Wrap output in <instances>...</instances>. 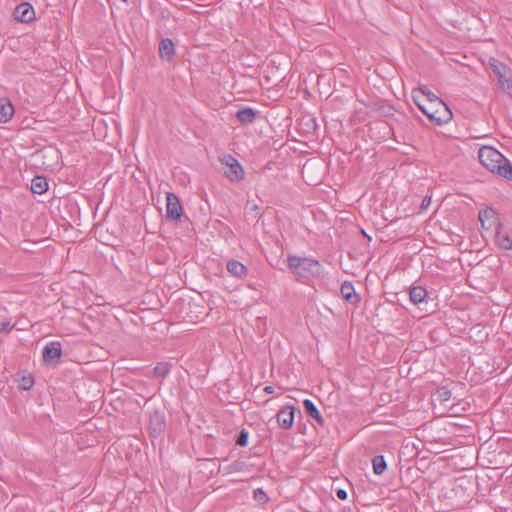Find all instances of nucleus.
Listing matches in <instances>:
<instances>
[{"label": "nucleus", "instance_id": "1", "mask_svg": "<svg viewBox=\"0 0 512 512\" xmlns=\"http://www.w3.org/2000/svg\"><path fill=\"white\" fill-rule=\"evenodd\" d=\"M478 158L487 170L512 181V165L498 150L483 146L478 151Z\"/></svg>", "mask_w": 512, "mask_h": 512}, {"label": "nucleus", "instance_id": "2", "mask_svg": "<svg viewBox=\"0 0 512 512\" xmlns=\"http://www.w3.org/2000/svg\"><path fill=\"white\" fill-rule=\"evenodd\" d=\"M288 268L292 273L300 277H306L307 274L318 275L320 273L319 262L306 257L289 256Z\"/></svg>", "mask_w": 512, "mask_h": 512}, {"label": "nucleus", "instance_id": "3", "mask_svg": "<svg viewBox=\"0 0 512 512\" xmlns=\"http://www.w3.org/2000/svg\"><path fill=\"white\" fill-rule=\"evenodd\" d=\"M219 162L225 167L224 174L233 182L241 181L244 178V169L240 162L230 154L219 157Z\"/></svg>", "mask_w": 512, "mask_h": 512}, {"label": "nucleus", "instance_id": "4", "mask_svg": "<svg viewBox=\"0 0 512 512\" xmlns=\"http://www.w3.org/2000/svg\"><path fill=\"white\" fill-rule=\"evenodd\" d=\"M166 217L170 220H178L182 215V206L178 197L171 192L166 194Z\"/></svg>", "mask_w": 512, "mask_h": 512}, {"label": "nucleus", "instance_id": "5", "mask_svg": "<svg viewBox=\"0 0 512 512\" xmlns=\"http://www.w3.org/2000/svg\"><path fill=\"white\" fill-rule=\"evenodd\" d=\"M436 109L433 110L431 121L436 124L447 123L452 118V113L443 101H436Z\"/></svg>", "mask_w": 512, "mask_h": 512}, {"label": "nucleus", "instance_id": "6", "mask_svg": "<svg viewBox=\"0 0 512 512\" xmlns=\"http://www.w3.org/2000/svg\"><path fill=\"white\" fill-rule=\"evenodd\" d=\"M14 17L20 22L29 23L35 18V12L29 3H21L14 10Z\"/></svg>", "mask_w": 512, "mask_h": 512}, {"label": "nucleus", "instance_id": "7", "mask_svg": "<svg viewBox=\"0 0 512 512\" xmlns=\"http://www.w3.org/2000/svg\"><path fill=\"white\" fill-rule=\"evenodd\" d=\"M294 407L286 406L278 411L276 418L277 422L283 429H289L293 425L294 421Z\"/></svg>", "mask_w": 512, "mask_h": 512}, {"label": "nucleus", "instance_id": "8", "mask_svg": "<svg viewBox=\"0 0 512 512\" xmlns=\"http://www.w3.org/2000/svg\"><path fill=\"white\" fill-rule=\"evenodd\" d=\"M478 219L481 223V227L484 230L491 229L498 222L496 212L490 207L481 210L479 212Z\"/></svg>", "mask_w": 512, "mask_h": 512}, {"label": "nucleus", "instance_id": "9", "mask_svg": "<svg viewBox=\"0 0 512 512\" xmlns=\"http://www.w3.org/2000/svg\"><path fill=\"white\" fill-rule=\"evenodd\" d=\"M62 348L58 341H53L47 344L43 349V360L46 363H51L61 356Z\"/></svg>", "mask_w": 512, "mask_h": 512}, {"label": "nucleus", "instance_id": "10", "mask_svg": "<svg viewBox=\"0 0 512 512\" xmlns=\"http://www.w3.org/2000/svg\"><path fill=\"white\" fill-rule=\"evenodd\" d=\"M412 98L417 107L431 120L433 110L437 107V100L434 99L433 102L426 103L422 96L419 95V92H412Z\"/></svg>", "mask_w": 512, "mask_h": 512}, {"label": "nucleus", "instance_id": "11", "mask_svg": "<svg viewBox=\"0 0 512 512\" xmlns=\"http://www.w3.org/2000/svg\"><path fill=\"white\" fill-rule=\"evenodd\" d=\"M341 295L348 303L356 305L359 302V296L356 294L354 286L350 282H344L340 288Z\"/></svg>", "mask_w": 512, "mask_h": 512}, {"label": "nucleus", "instance_id": "12", "mask_svg": "<svg viewBox=\"0 0 512 512\" xmlns=\"http://www.w3.org/2000/svg\"><path fill=\"white\" fill-rule=\"evenodd\" d=\"M14 114V107L11 101L6 98H0V122H7Z\"/></svg>", "mask_w": 512, "mask_h": 512}, {"label": "nucleus", "instance_id": "13", "mask_svg": "<svg viewBox=\"0 0 512 512\" xmlns=\"http://www.w3.org/2000/svg\"><path fill=\"white\" fill-rule=\"evenodd\" d=\"M228 272L235 277L242 278L247 274V268L237 260H230L227 263Z\"/></svg>", "mask_w": 512, "mask_h": 512}, {"label": "nucleus", "instance_id": "14", "mask_svg": "<svg viewBox=\"0 0 512 512\" xmlns=\"http://www.w3.org/2000/svg\"><path fill=\"white\" fill-rule=\"evenodd\" d=\"M303 405H304L306 413L311 418H313L320 425L324 424V419L322 418V416H321L320 412L318 411L317 407L315 406V404L311 400H309V399L304 400L303 401Z\"/></svg>", "mask_w": 512, "mask_h": 512}, {"label": "nucleus", "instance_id": "15", "mask_svg": "<svg viewBox=\"0 0 512 512\" xmlns=\"http://www.w3.org/2000/svg\"><path fill=\"white\" fill-rule=\"evenodd\" d=\"M48 189V182L43 176H35L31 181V191L35 194H42Z\"/></svg>", "mask_w": 512, "mask_h": 512}, {"label": "nucleus", "instance_id": "16", "mask_svg": "<svg viewBox=\"0 0 512 512\" xmlns=\"http://www.w3.org/2000/svg\"><path fill=\"white\" fill-rule=\"evenodd\" d=\"M427 296L426 289L421 286L412 287L409 291L410 300L414 304L422 303Z\"/></svg>", "mask_w": 512, "mask_h": 512}, {"label": "nucleus", "instance_id": "17", "mask_svg": "<svg viewBox=\"0 0 512 512\" xmlns=\"http://www.w3.org/2000/svg\"><path fill=\"white\" fill-rule=\"evenodd\" d=\"M159 53L162 58L169 59L174 54V43L170 39H163L159 45Z\"/></svg>", "mask_w": 512, "mask_h": 512}, {"label": "nucleus", "instance_id": "18", "mask_svg": "<svg viewBox=\"0 0 512 512\" xmlns=\"http://www.w3.org/2000/svg\"><path fill=\"white\" fill-rule=\"evenodd\" d=\"M237 119L244 124L252 123L256 118V113L251 108H244L236 113Z\"/></svg>", "mask_w": 512, "mask_h": 512}, {"label": "nucleus", "instance_id": "19", "mask_svg": "<svg viewBox=\"0 0 512 512\" xmlns=\"http://www.w3.org/2000/svg\"><path fill=\"white\" fill-rule=\"evenodd\" d=\"M496 242L497 245L504 250L512 249V239L507 234L497 232Z\"/></svg>", "mask_w": 512, "mask_h": 512}, {"label": "nucleus", "instance_id": "20", "mask_svg": "<svg viewBox=\"0 0 512 512\" xmlns=\"http://www.w3.org/2000/svg\"><path fill=\"white\" fill-rule=\"evenodd\" d=\"M373 471L377 475H381L386 470V462L383 456H375L372 460Z\"/></svg>", "mask_w": 512, "mask_h": 512}, {"label": "nucleus", "instance_id": "21", "mask_svg": "<svg viewBox=\"0 0 512 512\" xmlns=\"http://www.w3.org/2000/svg\"><path fill=\"white\" fill-rule=\"evenodd\" d=\"M412 92H419V95L422 96V99L425 100V102H433V100H441L439 97H437L434 93L427 90L424 87H418L416 89H413Z\"/></svg>", "mask_w": 512, "mask_h": 512}, {"label": "nucleus", "instance_id": "22", "mask_svg": "<svg viewBox=\"0 0 512 512\" xmlns=\"http://www.w3.org/2000/svg\"><path fill=\"white\" fill-rule=\"evenodd\" d=\"M489 64L493 72L496 74V76L502 72H505L509 68L508 66L494 58L490 59Z\"/></svg>", "mask_w": 512, "mask_h": 512}, {"label": "nucleus", "instance_id": "23", "mask_svg": "<svg viewBox=\"0 0 512 512\" xmlns=\"http://www.w3.org/2000/svg\"><path fill=\"white\" fill-rule=\"evenodd\" d=\"M170 371L168 363H160L154 368V374L158 377H165Z\"/></svg>", "mask_w": 512, "mask_h": 512}, {"label": "nucleus", "instance_id": "24", "mask_svg": "<svg viewBox=\"0 0 512 512\" xmlns=\"http://www.w3.org/2000/svg\"><path fill=\"white\" fill-rule=\"evenodd\" d=\"M33 378L32 376H24L22 377L20 383H19V388L22 389V390H29L32 386H33Z\"/></svg>", "mask_w": 512, "mask_h": 512}, {"label": "nucleus", "instance_id": "25", "mask_svg": "<svg viewBox=\"0 0 512 512\" xmlns=\"http://www.w3.org/2000/svg\"><path fill=\"white\" fill-rule=\"evenodd\" d=\"M499 86L501 87L506 83L508 80L512 78V71L510 68H508L505 72H502L497 75Z\"/></svg>", "mask_w": 512, "mask_h": 512}, {"label": "nucleus", "instance_id": "26", "mask_svg": "<svg viewBox=\"0 0 512 512\" xmlns=\"http://www.w3.org/2000/svg\"><path fill=\"white\" fill-rule=\"evenodd\" d=\"M254 498L259 503H265L267 501V499H268L266 493L262 489H260V488L254 490Z\"/></svg>", "mask_w": 512, "mask_h": 512}, {"label": "nucleus", "instance_id": "27", "mask_svg": "<svg viewBox=\"0 0 512 512\" xmlns=\"http://www.w3.org/2000/svg\"><path fill=\"white\" fill-rule=\"evenodd\" d=\"M248 440V433L245 431H241L237 437L236 444L240 446H245Z\"/></svg>", "mask_w": 512, "mask_h": 512}, {"label": "nucleus", "instance_id": "28", "mask_svg": "<svg viewBox=\"0 0 512 512\" xmlns=\"http://www.w3.org/2000/svg\"><path fill=\"white\" fill-rule=\"evenodd\" d=\"M501 89L509 94L512 98V78L504 83V85L501 86Z\"/></svg>", "mask_w": 512, "mask_h": 512}, {"label": "nucleus", "instance_id": "29", "mask_svg": "<svg viewBox=\"0 0 512 512\" xmlns=\"http://www.w3.org/2000/svg\"><path fill=\"white\" fill-rule=\"evenodd\" d=\"M431 204V196H425L422 200V203H421V206H420V209L421 211H424L426 210Z\"/></svg>", "mask_w": 512, "mask_h": 512}, {"label": "nucleus", "instance_id": "30", "mask_svg": "<svg viewBox=\"0 0 512 512\" xmlns=\"http://www.w3.org/2000/svg\"><path fill=\"white\" fill-rule=\"evenodd\" d=\"M336 495L340 500H345L347 498V492L344 489H338L336 491Z\"/></svg>", "mask_w": 512, "mask_h": 512}, {"label": "nucleus", "instance_id": "31", "mask_svg": "<svg viewBox=\"0 0 512 512\" xmlns=\"http://www.w3.org/2000/svg\"><path fill=\"white\" fill-rule=\"evenodd\" d=\"M154 419H156V421H157L158 430H161V426H162L161 417L158 415H155L154 418H152L151 422H153Z\"/></svg>", "mask_w": 512, "mask_h": 512}, {"label": "nucleus", "instance_id": "32", "mask_svg": "<svg viewBox=\"0 0 512 512\" xmlns=\"http://www.w3.org/2000/svg\"><path fill=\"white\" fill-rule=\"evenodd\" d=\"M2 329L9 331L11 329L10 323L9 322L2 323Z\"/></svg>", "mask_w": 512, "mask_h": 512}, {"label": "nucleus", "instance_id": "33", "mask_svg": "<svg viewBox=\"0 0 512 512\" xmlns=\"http://www.w3.org/2000/svg\"><path fill=\"white\" fill-rule=\"evenodd\" d=\"M264 391H265L266 393H273V387H272V386H266V387L264 388Z\"/></svg>", "mask_w": 512, "mask_h": 512}, {"label": "nucleus", "instance_id": "34", "mask_svg": "<svg viewBox=\"0 0 512 512\" xmlns=\"http://www.w3.org/2000/svg\"><path fill=\"white\" fill-rule=\"evenodd\" d=\"M306 169H307V165H304V166H303V171H302V172L304 173Z\"/></svg>", "mask_w": 512, "mask_h": 512}, {"label": "nucleus", "instance_id": "35", "mask_svg": "<svg viewBox=\"0 0 512 512\" xmlns=\"http://www.w3.org/2000/svg\"><path fill=\"white\" fill-rule=\"evenodd\" d=\"M122 1H123L124 3H127V2H128V0H122Z\"/></svg>", "mask_w": 512, "mask_h": 512}]
</instances>
